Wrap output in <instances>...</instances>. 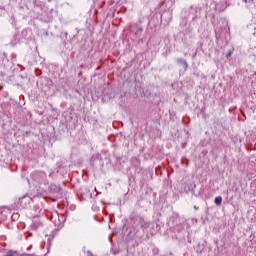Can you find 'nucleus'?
Here are the masks:
<instances>
[{
    "mask_svg": "<svg viewBox=\"0 0 256 256\" xmlns=\"http://www.w3.org/2000/svg\"><path fill=\"white\" fill-rule=\"evenodd\" d=\"M31 201V197L23 196L22 198H19L17 205H19L22 209H27V207L31 205Z\"/></svg>",
    "mask_w": 256,
    "mask_h": 256,
    "instance_id": "nucleus-1",
    "label": "nucleus"
},
{
    "mask_svg": "<svg viewBox=\"0 0 256 256\" xmlns=\"http://www.w3.org/2000/svg\"><path fill=\"white\" fill-rule=\"evenodd\" d=\"M143 26L141 23L131 24L130 25V33H142Z\"/></svg>",
    "mask_w": 256,
    "mask_h": 256,
    "instance_id": "nucleus-2",
    "label": "nucleus"
},
{
    "mask_svg": "<svg viewBox=\"0 0 256 256\" xmlns=\"http://www.w3.org/2000/svg\"><path fill=\"white\" fill-rule=\"evenodd\" d=\"M214 203L215 205H218V206L221 205V203H223V198L221 196L216 197L214 200Z\"/></svg>",
    "mask_w": 256,
    "mask_h": 256,
    "instance_id": "nucleus-3",
    "label": "nucleus"
},
{
    "mask_svg": "<svg viewBox=\"0 0 256 256\" xmlns=\"http://www.w3.org/2000/svg\"><path fill=\"white\" fill-rule=\"evenodd\" d=\"M222 33H229V26H227V24H224V29L222 30Z\"/></svg>",
    "mask_w": 256,
    "mask_h": 256,
    "instance_id": "nucleus-4",
    "label": "nucleus"
},
{
    "mask_svg": "<svg viewBox=\"0 0 256 256\" xmlns=\"http://www.w3.org/2000/svg\"><path fill=\"white\" fill-rule=\"evenodd\" d=\"M231 55H232V52H231V51H229V52L226 53V57H227V58L231 57Z\"/></svg>",
    "mask_w": 256,
    "mask_h": 256,
    "instance_id": "nucleus-5",
    "label": "nucleus"
},
{
    "mask_svg": "<svg viewBox=\"0 0 256 256\" xmlns=\"http://www.w3.org/2000/svg\"><path fill=\"white\" fill-rule=\"evenodd\" d=\"M244 1V3H247V0H243Z\"/></svg>",
    "mask_w": 256,
    "mask_h": 256,
    "instance_id": "nucleus-6",
    "label": "nucleus"
}]
</instances>
